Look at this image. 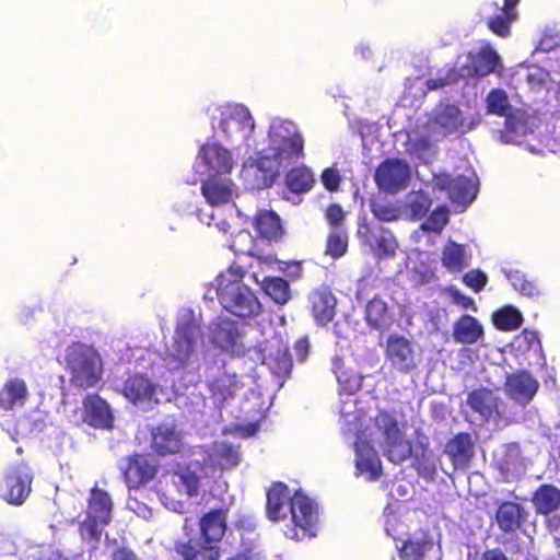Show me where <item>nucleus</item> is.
Listing matches in <instances>:
<instances>
[{
	"label": "nucleus",
	"instance_id": "obj_1",
	"mask_svg": "<svg viewBox=\"0 0 560 560\" xmlns=\"http://www.w3.org/2000/svg\"><path fill=\"white\" fill-rule=\"evenodd\" d=\"M383 446L387 458L401 463L412 453L410 442L405 438L397 420L388 412L380 411L371 425L357 433L354 442L355 475L366 481H374L382 475V463L374 445Z\"/></svg>",
	"mask_w": 560,
	"mask_h": 560
},
{
	"label": "nucleus",
	"instance_id": "obj_2",
	"mask_svg": "<svg viewBox=\"0 0 560 560\" xmlns=\"http://www.w3.org/2000/svg\"><path fill=\"white\" fill-rule=\"evenodd\" d=\"M304 139L291 120L273 119L269 126L266 147L259 150L256 161L245 163L243 176L254 177L253 188L271 186L281 171L303 158Z\"/></svg>",
	"mask_w": 560,
	"mask_h": 560
},
{
	"label": "nucleus",
	"instance_id": "obj_3",
	"mask_svg": "<svg viewBox=\"0 0 560 560\" xmlns=\"http://www.w3.org/2000/svg\"><path fill=\"white\" fill-rule=\"evenodd\" d=\"M206 467L202 468L199 463H191L188 466L179 467L176 472L170 476L172 483L158 491L161 503L174 512H183L184 503L174 498V493L196 495L199 490L201 477L210 475L217 468L229 469L240 463L238 450L225 442H215L203 456Z\"/></svg>",
	"mask_w": 560,
	"mask_h": 560
},
{
	"label": "nucleus",
	"instance_id": "obj_4",
	"mask_svg": "<svg viewBox=\"0 0 560 560\" xmlns=\"http://www.w3.org/2000/svg\"><path fill=\"white\" fill-rule=\"evenodd\" d=\"M267 515L271 521H288L283 529L291 539L301 540L314 537L318 530V506L301 492L291 497L284 485L273 486L267 493Z\"/></svg>",
	"mask_w": 560,
	"mask_h": 560
},
{
	"label": "nucleus",
	"instance_id": "obj_5",
	"mask_svg": "<svg viewBox=\"0 0 560 560\" xmlns=\"http://www.w3.org/2000/svg\"><path fill=\"white\" fill-rule=\"evenodd\" d=\"M385 529L393 537L401 560H435L438 558L433 537L418 525L412 513L389 510Z\"/></svg>",
	"mask_w": 560,
	"mask_h": 560
},
{
	"label": "nucleus",
	"instance_id": "obj_6",
	"mask_svg": "<svg viewBox=\"0 0 560 560\" xmlns=\"http://www.w3.org/2000/svg\"><path fill=\"white\" fill-rule=\"evenodd\" d=\"M459 107H434L428 119L408 133L407 151L422 163L436 158V147L431 138L446 136L464 128Z\"/></svg>",
	"mask_w": 560,
	"mask_h": 560
},
{
	"label": "nucleus",
	"instance_id": "obj_7",
	"mask_svg": "<svg viewBox=\"0 0 560 560\" xmlns=\"http://www.w3.org/2000/svg\"><path fill=\"white\" fill-rule=\"evenodd\" d=\"M245 271L232 265L220 272L211 283L221 305L238 317H254L260 314L261 304L250 288L243 281Z\"/></svg>",
	"mask_w": 560,
	"mask_h": 560
},
{
	"label": "nucleus",
	"instance_id": "obj_8",
	"mask_svg": "<svg viewBox=\"0 0 560 560\" xmlns=\"http://www.w3.org/2000/svg\"><path fill=\"white\" fill-rule=\"evenodd\" d=\"M201 343V330L198 319L189 310L178 317L172 342L167 346L164 361L171 371H185L194 368Z\"/></svg>",
	"mask_w": 560,
	"mask_h": 560
},
{
	"label": "nucleus",
	"instance_id": "obj_9",
	"mask_svg": "<svg viewBox=\"0 0 560 560\" xmlns=\"http://www.w3.org/2000/svg\"><path fill=\"white\" fill-rule=\"evenodd\" d=\"M226 528V517L222 511H212L200 521L201 538L178 542L176 550L184 560H217L220 556L217 544Z\"/></svg>",
	"mask_w": 560,
	"mask_h": 560
},
{
	"label": "nucleus",
	"instance_id": "obj_10",
	"mask_svg": "<svg viewBox=\"0 0 560 560\" xmlns=\"http://www.w3.org/2000/svg\"><path fill=\"white\" fill-rule=\"evenodd\" d=\"M66 366L70 381L79 387H92L102 376V360L97 351L83 343H73L66 352Z\"/></svg>",
	"mask_w": 560,
	"mask_h": 560
},
{
	"label": "nucleus",
	"instance_id": "obj_11",
	"mask_svg": "<svg viewBox=\"0 0 560 560\" xmlns=\"http://www.w3.org/2000/svg\"><path fill=\"white\" fill-rule=\"evenodd\" d=\"M113 503L107 492L93 489L89 501L88 518L81 526L83 538H97L110 522Z\"/></svg>",
	"mask_w": 560,
	"mask_h": 560
},
{
	"label": "nucleus",
	"instance_id": "obj_12",
	"mask_svg": "<svg viewBox=\"0 0 560 560\" xmlns=\"http://www.w3.org/2000/svg\"><path fill=\"white\" fill-rule=\"evenodd\" d=\"M208 337L225 353L236 357L244 354V335L238 325L226 317H219L208 327Z\"/></svg>",
	"mask_w": 560,
	"mask_h": 560
},
{
	"label": "nucleus",
	"instance_id": "obj_13",
	"mask_svg": "<svg viewBox=\"0 0 560 560\" xmlns=\"http://www.w3.org/2000/svg\"><path fill=\"white\" fill-rule=\"evenodd\" d=\"M487 114L504 119L501 139L508 143L518 142L520 138L533 131L534 118H529L523 107H487Z\"/></svg>",
	"mask_w": 560,
	"mask_h": 560
},
{
	"label": "nucleus",
	"instance_id": "obj_14",
	"mask_svg": "<svg viewBox=\"0 0 560 560\" xmlns=\"http://www.w3.org/2000/svg\"><path fill=\"white\" fill-rule=\"evenodd\" d=\"M33 475L25 465H19L3 477L0 483V497L12 505H21L31 493Z\"/></svg>",
	"mask_w": 560,
	"mask_h": 560
},
{
	"label": "nucleus",
	"instance_id": "obj_15",
	"mask_svg": "<svg viewBox=\"0 0 560 560\" xmlns=\"http://www.w3.org/2000/svg\"><path fill=\"white\" fill-rule=\"evenodd\" d=\"M194 167L200 176L226 175L233 167V158L222 145L207 143L201 147Z\"/></svg>",
	"mask_w": 560,
	"mask_h": 560
},
{
	"label": "nucleus",
	"instance_id": "obj_16",
	"mask_svg": "<svg viewBox=\"0 0 560 560\" xmlns=\"http://www.w3.org/2000/svg\"><path fill=\"white\" fill-rule=\"evenodd\" d=\"M432 182L434 188L445 190L448 198L459 206L466 207L475 199L477 194L476 175L474 172L455 178H450L446 174H439L433 176Z\"/></svg>",
	"mask_w": 560,
	"mask_h": 560
},
{
	"label": "nucleus",
	"instance_id": "obj_17",
	"mask_svg": "<svg viewBox=\"0 0 560 560\" xmlns=\"http://www.w3.org/2000/svg\"><path fill=\"white\" fill-rule=\"evenodd\" d=\"M122 394L135 406L150 409L154 404L160 402L163 389L144 375H135L125 382Z\"/></svg>",
	"mask_w": 560,
	"mask_h": 560
},
{
	"label": "nucleus",
	"instance_id": "obj_18",
	"mask_svg": "<svg viewBox=\"0 0 560 560\" xmlns=\"http://www.w3.org/2000/svg\"><path fill=\"white\" fill-rule=\"evenodd\" d=\"M385 354L390 365L400 372H409L417 366L416 348L406 337L390 335L386 340Z\"/></svg>",
	"mask_w": 560,
	"mask_h": 560
},
{
	"label": "nucleus",
	"instance_id": "obj_19",
	"mask_svg": "<svg viewBox=\"0 0 560 560\" xmlns=\"http://www.w3.org/2000/svg\"><path fill=\"white\" fill-rule=\"evenodd\" d=\"M501 68L499 54L489 45L477 52H468L466 63L460 68L465 78H483Z\"/></svg>",
	"mask_w": 560,
	"mask_h": 560
},
{
	"label": "nucleus",
	"instance_id": "obj_20",
	"mask_svg": "<svg viewBox=\"0 0 560 560\" xmlns=\"http://www.w3.org/2000/svg\"><path fill=\"white\" fill-rule=\"evenodd\" d=\"M410 178V167L401 160H388L382 163L375 174L378 187L388 192L404 188Z\"/></svg>",
	"mask_w": 560,
	"mask_h": 560
},
{
	"label": "nucleus",
	"instance_id": "obj_21",
	"mask_svg": "<svg viewBox=\"0 0 560 560\" xmlns=\"http://www.w3.org/2000/svg\"><path fill=\"white\" fill-rule=\"evenodd\" d=\"M201 194L211 206L230 203L237 196L236 185L225 175H205Z\"/></svg>",
	"mask_w": 560,
	"mask_h": 560
},
{
	"label": "nucleus",
	"instance_id": "obj_22",
	"mask_svg": "<svg viewBox=\"0 0 560 560\" xmlns=\"http://www.w3.org/2000/svg\"><path fill=\"white\" fill-rule=\"evenodd\" d=\"M94 428L109 429L114 416L109 405L97 395H89L83 401V413L80 419Z\"/></svg>",
	"mask_w": 560,
	"mask_h": 560
},
{
	"label": "nucleus",
	"instance_id": "obj_23",
	"mask_svg": "<svg viewBox=\"0 0 560 560\" xmlns=\"http://www.w3.org/2000/svg\"><path fill=\"white\" fill-rule=\"evenodd\" d=\"M520 0H503L502 7L498 2L489 3V7L499 10V13L487 19L488 28L499 37H509L511 35V25L517 19V5Z\"/></svg>",
	"mask_w": 560,
	"mask_h": 560
},
{
	"label": "nucleus",
	"instance_id": "obj_24",
	"mask_svg": "<svg viewBox=\"0 0 560 560\" xmlns=\"http://www.w3.org/2000/svg\"><path fill=\"white\" fill-rule=\"evenodd\" d=\"M537 388L538 382L527 372H516L506 377L505 393L510 398L520 404L530 401Z\"/></svg>",
	"mask_w": 560,
	"mask_h": 560
},
{
	"label": "nucleus",
	"instance_id": "obj_25",
	"mask_svg": "<svg viewBox=\"0 0 560 560\" xmlns=\"http://www.w3.org/2000/svg\"><path fill=\"white\" fill-rule=\"evenodd\" d=\"M310 303L314 320L317 325L325 326L335 316L336 298L326 288L311 293Z\"/></svg>",
	"mask_w": 560,
	"mask_h": 560
},
{
	"label": "nucleus",
	"instance_id": "obj_26",
	"mask_svg": "<svg viewBox=\"0 0 560 560\" xmlns=\"http://www.w3.org/2000/svg\"><path fill=\"white\" fill-rule=\"evenodd\" d=\"M183 446V438L175 425L164 423L156 427L152 432V447L159 454H173Z\"/></svg>",
	"mask_w": 560,
	"mask_h": 560
},
{
	"label": "nucleus",
	"instance_id": "obj_27",
	"mask_svg": "<svg viewBox=\"0 0 560 560\" xmlns=\"http://www.w3.org/2000/svg\"><path fill=\"white\" fill-rule=\"evenodd\" d=\"M154 475L155 466L143 455L131 457L125 469V479L129 488H138L151 480Z\"/></svg>",
	"mask_w": 560,
	"mask_h": 560
},
{
	"label": "nucleus",
	"instance_id": "obj_28",
	"mask_svg": "<svg viewBox=\"0 0 560 560\" xmlns=\"http://www.w3.org/2000/svg\"><path fill=\"white\" fill-rule=\"evenodd\" d=\"M228 110L222 112L223 117L220 121V127L224 132L232 133L233 131H241L246 136L254 127L253 118L247 110V107H225Z\"/></svg>",
	"mask_w": 560,
	"mask_h": 560
},
{
	"label": "nucleus",
	"instance_id": "obj_29",
	"mask_svg": "<svg viewBox=\"0 0 560 560\" xmlns=\"http://www.w3.org/2000/svg\"><path fill=\"white\" fill-rule=\"evenodd\" d=\"M467 402L482 420H495L500 415L498 399L490 390L479 389L470 393Z\"/></svg>",
	"mask_w": 560,
	"mask_h": 560
},
{
	"label": "nucleus",
	"instance_id": "obj_30",
	"mask_svg": "<svg viewBox=\"0 0 560 560\" xmlns=\"http://www.w3.org/2000/svg\"><path fill=\"white\" fill-rule=\"evenodd\" d=\"M474 444L469 434L460 433L450 440L445 446V454L450 457L454 468H463L472 455Z\"/></svg>",
	"mask_w": 560,
	"mask_h": 560
},
{
	"label": "nucleus",
	"instance_id": "obj_31",
	"mask_svg": "<svg viewBox=\"0 0 560 560\" xmlns=\"http://www.w3.org/2000/svg\"><path fill=\"white\" fill-rule=\"evenodd\" d=\"M209 388L211 393L210 399L213 406L219 408L235 394L237 389L235 375L224 371L209 382Z\"/></svg>",
	"mask_w": 560,
	"mask_h": 560
},
{
	"label": "nucleus",
	"instance_id": "obj_32",
	"mask_svg": "<svg viewBox=\"0 0 560 560\" xmlns=\"http://www.w3.org/2000/svg\"><path fill=\"white\" fill-rule=\"evenodd\" d=\"M483 336L482 325L472 316L463 315L453 327V338L456 342L471 345Z\"/></svg>",
	"mask_w": 560,
	"mask_h": 560
},
{
	"label": "nucleus",
	"instance_id": "obj_33",
	"mask_svg": "<svg viewBox=\"0 0 560 560\" xmlns=\"http://www.w3.org/2000/svg\"><path fill=\"white\" fill-rule=\"evenodd\" d=\"M525 510L517 503L504 502L499 505L495 520L501 530L514 532L525 520Z\"/></svg>",
	"mask_w": 560,
	"mask_h": 560
},
{
	"label": "nucleus",
	"instance_id": "obj_34",
	"mask_svg": "<svg viewBox=\"0 0 560 560\" xmlns=\"http://www.w3.org/2000/svg\"><path fill=\"white\" fill-rule=\"evenodd\" d=\"M27 396L26 384L21 378L9 380L0 392V407L4 410L22 406Z\"/></svg>",
	"mask_w": 560,
	"mask_h": 560
},
{
	"label": "nucleus",
	"instance_id": "obj_35",
	"mask_svg": "<svg viewBox=\"0 0 560 560\" xmlns=\"http://www.w3.org/2000/svg\"><path fill=\"white\" fill-rule=\"evenodd\" d=\"M364 416L365 411L362 407H358V400L351 395H348L345 399L341 400L340 417L346 431H357L358 433L361 432Z\"/></svg>",
	"mask_w": 560,
	"mask_h": 560
},
{
	"label": "nucleus",
	"instance_id": "obj_36",
	"mask_svg": "<svg viewBox=\"0 0 560 560\" xmlns=\"http://www.w3.org/2000/svg\"><path fill=\"white\" fill-rule=\"evenodd\" d=\"M255 229L262 238L278 241L282 235L280 219L273 211L261 210L257 213Z\"/></svg>",
	"mask_w": 560,
	"mask_h": 560
},
{
	"label": "nucleus",
	"instance_id": "obj_37",
	"mask_svg": "<svg viewBox=\"0 0 560 560\" xmlns=\"http://www.w3.org/2000/svg\"><path fill=\"white\" fill-rule=\"evenodd\" d=\"M256 282L261 284L264 292L278 305H285L291 300V290L289 283L279 277H265L259 281L256 273Z\"/></svg>",
	"mask_w": 560,
	"mask_h": 560
},
{
	"label": "nucleus",
	"instance_id": "obj_38",
	"mask_svg": "<svg viewBox=\"0 0 560 560\" xmlns=\"http://www.w3.org/2000/svg\"><path fill=\"white\" fill-rule=\"evenodd\" d=\"M464 245L448 241L442 253V264L451 272H459L469 260Z\"/></svg>",
	"mask_w": 560,
	"mask_h": 560
},
{
	"label": "nucleus",
	"instance_id": "obj_39",
	"mask_svg": "<svg viewBox=\"0 0 560 560\" xmlns=\"http://www.w3.org/2000/svg\"><path fill=\"white\" fill-rule=\"evenodd\" d=\"M366 242L375 255L380 257L394 256L398 247L392 232L383 229L370 231V234L366 236Z\"/></svg>",
	"mask_w": 560,
	"mask_h": 560
},
{
	"label": "nucleus",
	"instance_id": "obj_40",
	"mask_svg": "<svg viewBox=\"0 0 560 560\" xmlns=\"http://www.w3.org/2000/svg\"><path fill=\"white\" fill-rule=\"evenodd\" d=\"M365 314L368 323L377 329L385 328L392 323L387 304L382 299L371 300L366 305Z\"/></svg>",
	"mask_w": 560,
	"mask_h": 560
},
{
	"label": "nucleus",
	"instance_id": "obj_41",
	"mask_svg": "<svg viewBox=\"0 0 560 560\" xmlns=\"http://www.w3.org/2000/svg\"><path fill=\"white\" fill-rule=\"evenodd\" d=\"M534 504L539 513L548 514L560 506V491L553 486H542L535 493Z\"/></svg>",
	"mask_w": 560,
	"mask_h": 560
},
{
	"label": "nucleus",
	"instance_id": "obj_42",
	"mask_svg": "<svg viewBox=\"0 0 560 560\" xmlns=\"http://www.w3.org/2000/svg\"><path fill=\"white\" fill-rule=\"evenodd\" d=\"M231 248L236 253L247 254L250 256H256L261 261V264L270 265L273 261L272 256L268 255L261 257L259 255V250L257 248V244L254 241L253 236L247 231H241L233 240L231 244Z\"/></svg>",
	"mask_w": 560,
	"mask_h": 560
},
{
	"label": "nucleus",
	"instance_id": "obj_43",
	"mask_svg": "<svg viewBox=\"0 0 560 560\" xmlns=\"http://www.w3.org/2000/svg\"><path fill=\"white\" fill-rule=\"evenodd\" d=\"M463 79H465V74L459 68L445 66L435 78L429 79L425 84L428 90L433 91L456 84Z\"/></svg>",
	"mask_w": 560,
	"mask_h": 560
},
{
	"label": "nucleus",
	"instance_id": "obj_44",
	"mask_svg": "<svg viewBox=\"0 0 560 560\" xmlns=\"http://www.w3.org/2000/svg\"><path fill=\"white\" fill-rule=\"evenodd\" d=\"M463 79H465V74L459 68L445 66L435 78L429 79L425 84L428 90L433 91L456 84Z\"/></svg>",
	"mask_w": 560,
	"mask_h": 560
},
{
	"label": "nucleus",
	"instance_id": "obj_45",
	"mask_svg": "<svg viewBox=\"0 0 560 560\" xmlns=\"http://www.w3.org/2000/svg\"><path fill=\"white\" fill-rule=\"evenodd\" d=\"M314 183V176L306 166L292 168L287 174V186L293 192H304L308 190Z\"/></svg>",
	"mask_w": 560,
	"mask_h": 560
},
{
	"label": "nucleus",
	"instance_id": "obj_46",
	"mask_svg": "<svg viewBox=\"0 0 560 560\" xmlns=\"http://www.w3.org/2000/svg\"><path fill=\"white\" fill-rule=\"evenodd\" d=\"M431 206V201L422 191H412L406 198L404 214L410 219L422 218Z\"/></svg>",
	"mask_w": 560,
	"mask_h": 560
},
{
	"label": "nucleus",
	"instance_id": "obj_47",
	"mask_svg": "<svg viewBox=\"0 0 560 560\" xmlns=\"http://www.w3.org/2000/svg\"><path fill=\"white\" fill-rule=\"evenodd\" d=\"M262 363L267 364L275 374H288L291 370L292 362L288 354L287 347H278L277 351L269 352L262 357Z\"/></svg>",
	"mask_w": 560,
	"mask_h": 560
},
{
	"label": "nucleus",
	"instance_id": "obj_48",
	"mask_svg": "<svg viewBox=\"0 0 560 560\" xmlns=\"http://www.w3.org/2000/svg\"><path fill=\"white\" fill-rule=\"evenodd\" d=\"M348 249V234L341 228L331 229L326 244V254L332 258H339Z\"/></svg>",
	"mask_w": 560,
	"mask_h": 560
},
{
	"label": "nucleus",
	"instance_id": "obj_49",
	"mask_svg": "<svg viewBox=\"0 0 560 560\" xmlns=\"http://www.w3.org/2000/svg\"><path fill=\"white\" fill-rule=\"evenodd\" d=\"M522 314L512 306H506L493 315L495 326L502 330H513L521 326Z\"/></svg>",
	"mask_w": 560,
	"mask_h": 560
},
{
	"label": "nucleus",
	"instance_id": "obj_50",
	"mask_svg": "<svg viewBox=\"0 0 560 560\" xmlns=\"http://www.w3.org/2000/svg\"><path fill=\"white\" fill-rule=\"evenodd\" d=\"M506 277L513 288L521 294L528 298H537L540 295V289L536 283L526 279V277L520 271H510Z\"/></svg>",
	"mask_w": 560,
	"mask_h": 560
},
{
	"label": "nucleus",
	"instance_id": "obj_51",
	"mask_svg": "<svg viewBox=\"0 0 560 560\" xmlns=\"http://www.w3.org/2000/svg\"><path fill=\"white\" fill-rule=\"evenodd\" d=\"M436 456L430 450H423L421 456H417L413 463L419 475L427 479H432L436 470Z\"/></svg>",
	"mask_w": 560,
	"mask_h": 560
},
{
	"label": "nucleus",
	"instance_id": "obj_52",
	"mask_svg": "<svg viewBox=\"0 0 560 560\" xmlns=\"http://www.w3.org/2000/svg\"><path fill=\"white\" fill-rule=\"evenodd\" d=\"M448 221V212L445 208H438L422 223L421 233L432 232L439 234Z\"/></svg>",
	"mask_w": 560,
	"mask_h": 560
},
{
	"label": "nucleus",
	"instance_id": "obj_53",
	"mask_svg": "<svg viewBox=\"0 0 560 560\" xmlns=\"http://www.w3.org/2000/svg\"><path fill=\"white\" fill-rule=\"evenodd\" d=\"M23 560H61V555L51 546H32L25 551Z\"/></svg>",
	"mask_w": 560,
	"mask_h": 560
},
{
	"label": "nucleus",
	"instance_id": "obj_54",
	"mask_svg": "<svg viewBox=\"0 0 560 560\" xmlns=\"http://www.w3.org/2000/svg\"><path fill=\"white\" fill-rule=\"evenodd\" d=\"M371 207L374 215L382 221H393L405 215L404 210H400L388 202L374 201Z\"/></svg>",
	"mask_w": 560,
	"mask_h": 560
},
{
	"label": "nucleus",
	"instance_id": "obj_55",
	"mask_svg": "<svg viewBox=\"0 0 560 560\" xmlns=\"http://www.w3.org/2000/svg\"><path fill=\"white\" fill-rule=\"evenodd\" d=\"M410 271L412 275V281L419 285L431 282L435 277L434 269L422 259L419 262H416L411 267Z\"/></svg>",
	"mask_w": 560,
	"mask_h": 560
},
{
	"label": "nucleus",
	"instance_id": "obj_56",
	"mask_svg": "<svg viewBox=\"0 0 560 560\" xmlns=\"http://www.w3.org/2000/svg\"><path fill=\"white\" fill-rule=\"evenodd\" d=\"M520 450L517 445H511L508 447L506 457L504 463L502 464V468H504L508 472L512 475L518 474L522 470V463L518 459Z\"/></svg>",
	"mask_w": 560,
	"mask_h": 560
},
{
	"label": "nucleus",
	"instance_id": "obj_57",
	"mask_svg": "<svg viewBox=\"0 0 560 560\" xmlns=\"http://www.w3.org/2000/svg\"><path fill=\"white\" fill-rule=\"evenodd\" d=\"M335 374L340 386L350 393L358 390L361 388L362 377L359 375H348L346 372L341 371L339 368H336Z\"/></svg>",
	"mask_w": 560,
	"mask_h": 560
},
{
	"label": "nucleus",
	"instance_id": "obj_58",
	"mask_svg": "<svg viewBox=\"0 0 560 560\" xmlns=\"http://www.w3.org/2000/svg\"><path fill=\"white\" fill-rule=\"evenodd\" d=\"M463 281L475 292H479L486 285L488 278L487 275L480 270H471L465 273Z\"/></svg>",
	"mask_w": 560,
	"mask_h": 560
},
{
	"label": "nucleus",
	"instance_id": "obj_59",
	"mask_svg": "<svg viewBox=\"0 0 560 560\" xmlns=\"http://www.w3.org/2000/svg\"><path fill=\"white\" fill-rule=\"evenodd\" d=\"M548 75L549 74L541 69L529 72L526 77L529 90L533 92L541 91L546 86Z\"/></svg>",
	"mask_w": 560,
	"mask_h": 560
},
{
	"label": "nucleus",
	"instance_id": "obj_60",
	"mask_svg": "<svg viewBox=\"0 0 560 560\" xmlns=\"http://www.w3.org/2000/svg\"><path fill=\"white\" fill-rule=\"evenodd\" d=\"M326 220L328 221L331 229L341 228L340 224L345 219V213L340 206L332 205L326 210Z\"/></svg>",
	"mask_w": 560,
	"mask_h": 560
},
{
	"label": "nucleus",
	"instance_id": "obj_61",
	"mask_svg": "<svg viewBox=\"0 0 560 560\" xmlns=\"http://www.w3.org/2000/svg\"><path fill=\"white\" fill-rule=\"evenodd\" d=\"M447 294L452 302L462 306L463 308H476L474 300L464 295L458 289L452 287L447 290Z\"/></svg>",
	"mask_w": 560,
	"mask_h": 560
},
{
	"label": "nucleus",
	"instance_id": "obj_62",
	"mask_svg": "<svg viewBox=\"0 0 560 560\" xmlns=\"http://www.w3.org/2000/svg\"><path fill=\"white\" fill-rule=\"evenodd\" d=\"M127 508L143 520H150L152 517L151 509L137 499L129 498L127 501Z\"/></svg>",
	"mask_w": 560,
	"mask_h": 560
},
{
	"label": "nucleus",
	"instance_id": "obj_63",
	"mask_svg": "<svg viewBox=\"0 0 560 560\" xmlns=\"http://www.w3.org/2000/svg\"><path fill=\"white\" fill-rule=\"evenodd\" d=\"M486 105H509V96L500 88L492 89L487 95Z\"/></svg>",
	"mask_w": 560,
	"mask_h": 560
},
{
	"label": "nucleus",
	"instance_id": "obj_64",
	"mask_svg": "<svg viewBox=\"0 0 560 560\" xmlns=\"http://www.w3.org/2000/svg\"><path fill=\"white\" fill-rule=\"evenodd\" d=\"M322 180L327 189L335 190L339 185L340 177L337 171L328 168L324 171Z\"/></svg>",
	"mask_w": 560,
	"mask_h": 560
}]
</instances>
